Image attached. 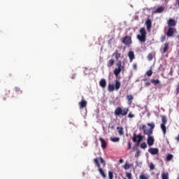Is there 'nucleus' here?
I'll return each mask as SVG.
<instances>
[{
    "mask_svg": "<svg viewBox=\"0 0 179 179\" xmlns=\"http://www.w3.org/2000/svg\"><path fill=\"white\" fill-rule=\"evenodd\" d=\"M148 127H150V129L148 128L146 124H143L142 125V129L143 131L144 135H147V136H149L150 135L153 134V129H155V123L151 122V123H147Z\"/></svg>",
    "mask_w": 179,
    "mask_h": 179,
    "instance_id": "1",
    "label": "nucleus"
},
{
    "mask_svg": "<svg viewBox=\"0 0 179 179\" xmlns=\"http://www.w3.org/2000/svg\"><path fill=\"white\" fill-rule=\"evenodd\" d=\"M128 111H129V109L127 108L122 109L121 107H117L115 108L114 114L116 117H120V115L124 117L128 114Z\"/></svg>",
    "mask_w": 179,
    "mask_h": 179,
    "instance_id": "2",
    "label": "nucleus"
},
{
    "mask_svg": "<svg viewBox=\"0 0 179 179\" xmlns=\"http://www.w3.org/2000/svg\"><path fill=\"white\" fill-rule=\"evenodd\" d=\"M140 35H137V38L141 43H145L146 41V29L141 28L140 29Z\"/></svg>",
    "mask_w": 179,
    "mask_h": 179,
    "instance_id": "3",
    "label": "nucleus"
},
{
    "mask_svg": "<svg viewBox=\"0 0 179 179\" xmlns=\"http://www.w3.org/2000/svg\"><path fill=\"white\" fill-rule=\"evenodd\" d=\"M116 66L117 68L115 69L113 73L115 76H118V75L121 73V71L124 69V66H122V62H121V60L118 61Z\"/></svg>",
    "mask_w": 179,
    "mask_h": 179,
    "instance_id": "4",
    "label": "nucleus"
},
{
    "mask_svg": "<svg viewBox=\"0 0 179 179\" xmlns=\"http://www.w3.org/2000/svg\"><path fill=\"white\" fill-rule=\"evenodd\" d=\"M94 163L96 164V167H98L99 173L103 178H106L107 176H106V173H104V171H103V169L100 166V163L99 162V158H95L94 159Z\"/></svg>",
    "mask_w": 179,
    "mask_h": 179,
    "instance_id": "5",
    "label": "nucleus"
},
{
    "mask_svg": "<svg viewBox=\"0 0 179 179\" xmlns=\"http://www.w3.org/2000/svg\"><path fill=\"white\" fill-rule=\"evenodd\" d=\"M145 138L144 136H142L141 134H136V133H134L133 134V137H132V141L133 142H136L137 145H139V143H141V142H142L143 141V138Z\"/></svg>",
    "mask_w": 179,
    "mask_h": 179,
    "instance_id": "6",
    "label": "nucleus"
},
{
    "mask_svg": "<svg viewBox=\"0 0 179 179\" xmlns=\"http://www.w3.org/2000/svg\"><path fill=\"white\" fill-rule=\"evenodd\" d=\"M122 42L124 45H130V44H132V39L131 38V36H126L122 38Z\"/></svg>",
    "mask_w": 179,
    "mask_h": 179,
    "instance_id": "7",
    "label": "nucleus"
},
{
    "mask_svg": "<svg viewBox=\"0 0 179 179\" xmlns=\"http://www.w3.org/2000/svg\"><path fill=\"white\" fill-rule=\"evenodd\" d=\"M147 143L148 146H153V144L155 143V138L152 135L148 136Z\"/></svg>",
    "mask_w": 179,
    "mask_h": 179,
    "instance_id": "8",
    "label": "nucleus"
},
{
    "mask_svg": "<svg viewBox=\"0 0 179 179\" xmlns=\"http://www.w3.org/2000/svg\"><path fill=\"white\" fill-rule=\"evenodd\" d=\"M175 30H176V29H174L173 27H169L168 29L167 32H166L167 37H173V36H174V31Z\"/></svg>",
    "mask_w": 179,
    "mask_h": 179,
    "instance_id": "9",
    "label": "nucleus"
},
{
    "mask_svg": "<svg viewBox=\"0 0 179 179\" xmlns=\"http://www.w3.org/2000/svg\"><path fill=\"white\" fill-rule=\"evenodd\" d=\"M167 24L169 27H174L176 26L177 22H176V20L173 19H169L167 21Z\"/></svg>",
    "mask_w": 179,
    "mask_h": 179,
    "instance_id": "10",
    "label": "nucleus"
},
{
    "mask_svg": "<svg viewBox=\"0 0 179 179\" xmlns=\"http://www.w3.org/2000/svg\"><path fill=\"white\" fill-rule=\"evenodd\" d=\"M170 47V43L169 42H166L164 45L163 50L162 52V54H166L167 51H169V48Z\"/></svg>",
    "mask_w": 179,
    "mask_h": 179,
    "instance_id": "11",
    "label": "nucleus"
},
{
    "mask_svg": "<svg viewBox=\"0 0 179 179\" xmlns=\"http://www.w3.org/2000/svg\"><path fill=\"white\" fill-rule=\"evenodd\" d=\"M99 141L101 142V146L102 149H106V148H107V141H106V140L101 137L99 138Z\"/></svg>",
    "mask_w": 179,
    "mask_h": 179,
    "instance_id": "12",
    "label": "nucleus"
},
{
    "mask_svg": "<svg viewBox=\"0 0 179 179\" xmlns=\"http://www.w3.org/2000/svg\"><path fill=\"white\" fill-rule=\"evenodd\" d=\"M165 10H166L165 6H160L158 8H157L156 10L153 12V13H163Z\"/></svg>",
    "mask_w": 179,
    "mask_h": 179,
    "instance_id": "13",
    "label": "nucleus"
},
{
    "mask_svg": "<svg viewBox=\"0 0 179 179\" xmlns=\"http://www.w3.org/2000/svg\"><path fill=\"white\" fill-rule=\"evenodd\" d=\"M148 152L150 155H157L159 153V149L151 148L148 150Z\"/></svg>",
    "mask_w": 179,
    "mask_h": 179,
    "instance_id": "14",
    "label": "nucleus"
},
{
    "mask_svg": "<svg viewBox=\"0 0 179 179\" xmlns=\"http://www.w3.org/2000/svg\"><path fill=\"white\" fill-rule=\"evenodd\" d=\"M128 57L129 58V62H132L135 59V54L132 51H129L128 53Z\"/></svg>",
    "mask_w": 179,
    "mask_h": 179,
    "instance_id": "15",
    "label": "nucleus"
},
{
    "mask_svg": "<svg viewBox=\"0 0 179 179\" xmlns=\"http://www.w3.org/2000/svg\"><path fill=\"white\" fill-rule=\"evenodd\" d=\"M80 108H85L86 106H87V101L86 100L83 99L80 102H79Z\"/></svg>",
    "mask_w": 179,
    "mask_h": 179,
    "instance_id": "16",
    "label": "nucleus"
},
{
    "mask_svg": "<svg viewBox=\"0 0 179 179\" xmlns=\"http://www.w3.org/2000/svg\"><path fill=\"white\" fill-rule=\"evenodd\" d=\"M145 25L148 30L152 29V20L148 19L145 22Z\"/></svg>",
    "mask_w": 179,
    "mask_h": 179,
    "instance_id": "17",
    "label": "nucleus"
},
{
    "mask_svg": "<svg viewBox=\"0 0 179 179\" xmlns=\"http://www.w3.org/2000/svg\"><path fill=\"white\" fill-rule=\"evenodd\" d=\"M126 99L128 101V104L131 106L132 104V101L134 100V96L132 95H127Z\"/></svg>",
    "mask_w": 179,
    "mask_h": 179,
    "instance_id": "18",
    "label": "nucleus"
},
{
    "mask_svg": "<svg viewBox=\"0 0 179 179\" xmlns=\"http://www.w3.org/2000/svg\"><path fill=\"white\" fill-rule=\"evenodd\" d=\"M99 85L101 86V87H103V89H104V87H106V86H107V82H106V80L104 78H102L100 80Z\"/></svg>",
    "mask_w": 179,
    "mask_h": 179,
    "instance_id": "19",
    "label": "nucleus"
},
{
    "mask_svg": "<svg viewBox=\"0 0 179 179\" xmlns=\"http://www.w3.org/2000/svg\"><path fill=\"white\" fill-rule=\"evenodd\" d=\"M115 63V60H114V59H109L107 64L108 68H111V66H113V65H114Z\"/></svg>",
    "mask_w": 179,
    "mask_h": 179,
    "instance_id": "20",
    "label": "nucleus"
},
{
    "mask_svg": "<svg viewBox=\"0 0 179 179\" xmlns=\"http://www.w3.org/2000/svg\"><path fill=\"white\" fill-rule=\"evenodd\" d=\"M115 90H120V87H121V83H120V81H118L117 80H116L115 81Z\"/></svg>",
    "mask_w": 179,
    "mask_h": 179,
    "instance_id": "21",
    "label": "nucleus"
},
{
    "mask_svg": "<svg viewBox=\"0 0 179 179\" xmlns=\"http://www.w3.org/2000/svg\"><path fill=\"white\" fill-rule=\"evenodd\" d=\"M116 129L117 130V132L119 134V135H124V127H117L116 128Z\"/></svg>",
    "mask_w": 179,
    "mask_h": 179,
    "instance_id": "22",
    "label": "nucleus"
},
{
    "mask_svg": "<svg viewBox=\"0 0 179 179\" xmlns=\"http://www.w3.org/2000/svg\"><path fill=\"white\" fill-rule=\"evenodd\" d=\"M160 127L164 135H166V133L167 132V128L166 127V124H161Z\"/></svg>",
    "mask_w": 179,
    "mask_h": 179,
    "instance_id": "23",
    "label": "nucleus"
},
{
    "mask_svg": "<svg viewBox=\"0 0 179 179\" xmlns=\"http://www.w3.org/2000/svg\"><path fill=\"white\" fill-rule=\"evenodd\" d=\"M108 92H114L115 90V87L113 84H109L108 87Z\"/></svg>",
    "mask_w": 179,
    "mask_h": 179,
    "instance_id": "24",
    "label": "nucleus"
},
{
    "mask_svg": "<svg viewBox=\"0 0 179 179\" xmlns=\"http://www.w3.org/2000/svg\"><path fill=\"white\" fill-rule=\"evenodd\" d=\"M151 83H152V85H155V86H157V85H160V80L159 79H152Z\"/></svg>",
    "mask_w": 179,
    "mask_h": 179,
    "instance_id": "25",
    "label": "nucleus"
},
{
    "mask_svg": "<svg viewBox=\"0 0 179 179\" xmlns=\"http://www.w3.org/2000/svg\"><path fill=\"white\" fill-rule=\"evenodd\" d=\"M113 55L115 56V59H118L119 58H121V53H119L118 50H116Z\"/></svg>",
    "mask_w": 179,
    "mask_h": 179,
    "instance_id": "26",
    "label": "nucleus"
},
{
    "mask_svg": "<svg viewBox=\"0 0 179 179\" xmlns=\"http://www.w3.org/2000/svg\"><path fill=\"white\" fill-rule=\"evenodd\" d=\"M162 118V124H167V117L164 115L161 116Z\"/></svg>",
    "mask_w": 179,
    "mask_h": 179,
    "instance_id": "27",
    "label": "nucleus"
},
{
    "mask_svg": "<svg viewBox=\"0 0 179 179\" xmlns=\"http://www.w3.org/2000/svg\"><path fill=\"white\" fill-rule=\"evenodd\" d=\"M173 157H174V155H171V154H169L167 156H166V162H170Z\"/></svg>",
    "mask_w": 179,
    "mask_h": 179,
    "instance_id": "28",
    "label": "nucleus"
},
{
    "mask_svg": "<svg viewBox=\"0 0 179 179\" xmlns=\"http://www.w3.org/2000/svg\"><path fill=\"white\" fill-rule=\"evenodd\" d=\"M110 141L112 142H120V138L119 137H111Z\"/></svg>",
    "mask_w": 179,
    "mask_h": 179,
    "instance_id": "29",
    "label": "nucleus"
},
{
    "mask_svg": "<svg viewBox=\"0 0 179 179\" xmlns=\"http://www.w3.org/2000/svg\"><path fill=\"white\" fill-rule=\"evenodd\" d=\"M162 179H169V173H164L162 174Z\"/></svg>",
    "mask_w": 179,
    "mask_h": 179,
    "instance_id": "30",
    "label": "nucleus"
},
{
    "mask_svg": "<svg viewBox=\"0 0 179 179\" xmlns=\"http://www.w3.org/2000/svg\"><path fill=\"white\" fill-rule=\"evenodd\" d=\"M123 169H124V170H129V169H131V165L129 164H126L124 165Z\"/></svg>",
    "mask_w": 179,
    "mask_h": 179,
    "instance_id": "31",
    "label": "nucleus"
},
{
    "mask_svg": "<svg viewBox=\"0 0 179 179\" xmlns=\"http://www.w3.org/2000/svg\"><path fill=\"white\" fill-rule=\"evenodd\" d=\"M15 92H16V93H18V94H22V90H20V88L16 87L14 89Z\"/></svg>",
    "mask_w": 179,
    "mask_h": 179,
    "instance_id": "32",
    "label": "nucleus"
},
{
    "mask_svg": "<svg viewBox=\"0 0 179 179\" xmlns=\"http://www.w3.org/2000/svg\"><path fill=\"white\" fill-rule=\"evenodd\" d=\"M147 58L149 61H152L153 59V54L149 53Z\"/></svg>",
    "mask_w": 179,
    "mask_h": 179,
    "instance_id": "33",
    "label": "nucleus"
},
{
    "mask_svg": "<svg viewBox=\"0 0 179 179\" xmlns=\"http://www.w3.org/2000/svg\"><path fill=\"white\" fill-rule=\"evenodd\" d=\"M141 149H146V148H148V145L146 143L143 142L141 144Z\"/></svg>",
    "mask_w": 179,
    "mask_h": 179,
    "instance_id": "34",
    "label": "nucleus"
},
{
    "mask_svg": "<svg viewBox=\"0 0 179 179\" xmlns=\"http://www.w3.org/2000/svg\"><path fill=\"white\" fill-rule=\"evenodd\" d=\"M108 177H109V179L114 178V175L112 171H108Z\"/></svg>",
    "mask_w": 179,
    "mask_h": 179,
    "instance_id": "35",
    "label": "nucleus"
},
{
    "mask_svg": "<svg viewBox=\"0 0 179 179\" xmlns=\"http://www.w3.org/2000/svg\"><path fill=\"white\" fill-rule=\"evenodd\" d=\"M126 176L128 179H132V173L126 172Z\"/></svg>",
    "mask_w": 179,
    "mask_h": 179,
    "instance_id": "36",
    "label": "nucleus"
},
{
    "mask_svg": "<svg viewBox=\"0 0 179 179\" xmlns=\"http://www.w3.org/2000/svg\"><path fill=\"white\" fill-rule=\"evenodd\" d=\"M140 179H149V177L146 176L145 174H141L139 176Z\"/></svg>",
    "mask_w": 179,
    "mask_h": 179,
    "instance_id": "37",
    "label": "nucleus"
},
{
    "mask_svg": "<svg viewBox=\"0 0 179 179\" xmlns=\"http://www.w3.org/2000/svg\"><path fill=\"white\" fill-rule=\"evenodd\" d=\"M146 75H147V76H152V75H153V71H152V70H148L146 72Z\"/></svg>",
    "mask_w": 179,
    "mask_h": 179,
    "instance_id": "38",
    "label": "nucleus"
},
{
    "mask_svg": "<svg viewBox=\"0 0 179 179\" xmlns=\"http://www.w3.org/2000/svg\"><path fill=\"white\" fill-rule=\"evenodd\" d=\"M99 160H100V162H101V164H103V166H106V161H104L103 157H100Z\"/></svg>",
    "mask_w": 179,
    "mask_h": 179,
    "instance_id": "39",
    "label": "nucleus"
},
{
    "mask_svg": "<svg viewBox=\"0 0 179 179\" xmlns=\"http://www.w3.org/2000/svg\"><path fill=\"white\" fill-rule=\"evenodd\" d=\"M150 170H155V164L151 162L150 164Z\"/></svg>",
    "mask_w": 179,
    "mask_h": 179,
    "instance_id": "40",
    "label": "nucleus"
},
{
    "mask_svg": "<svg viewBox=\"0 0 179 179\" xmlns=\"http://www.w3.org/2000/svg\"><path fill=\"white\" fill-rule=\"evenodd\" d=\"M161 41L162 43H164V41H166V35H164L161 37Z\"/></svg>",
    "mask_w": 179,
    "mask_h": 179,
    "instance_id": "41",
    "label": "nucleus"
},
{
    "mask_svg": "<svg viewBox=\"0 0 179 179\" xmlns=\"http://www.w3.org/2000/svg\"><path fill=\"white\" fill-rule=\"evenodd\" d=\"M134 117H135V115L134 114H132L131 112H130L128 115V117L129 118H134Z\"/></svg>",
    "mask_w": 179,
    "mask_h": 179,
    "instance_id": "42",
    "label": "nucleus"
},
{
    "mask_svg": "<svg viewBox=\"0 0 179 179\" xmlns=\"http://www.w3.org/2000/svg\"><path fill=\"white\" fill-rule=\"evenodd\" d=\"M133 69H135V70L138 69V65H136V64H133Z\"/></svg>",
    "mask_w": 179,
    "mask_h": 179,
    "instance_id": "43",
    "label": "nucleus"
},
{
    "mask_svg": "<svg viewBox=\"0 0 179 179\" xmlns=\"http://www.w3.org/2000/svg\"><path fill=\"white\" fill-rule=\"evenodd\" d=\"M145 87H148L150 86V82H146L145 83Z\"/></svg>",
    "mask_w": 179,
    "mask_h": 179,
    "instance_id": "44",
    "label": "nucleus"
},
{
    "mask_svg": "<svg viewBox=\"0 0 179 179\" xmlns=\"http://www.w3.org/2000/svg\"><path fill=\"white\" fill-rule=\"evenodd\" d=\"M128 150H131V142H129V143H128Z\"/></svg>",
    "mask_w": 179,
    "mask_h": 179,
    "instance_id": "45",
    "label": "nucleus"
},
{
    "mask_svg": "<svg viewBox=\"0 0 179 179\" xmlns=\"http://www.w3.org/2000/svg\"><path fill=\"white\" fill-rule=\"evenodd\" d=\"M176 92L179 93V83H178V86L176 87Z\"/></svg>",
    "mask_w": 179,
    "mask_h": 179,
    "instance_id": "46",
    "label": "nucleus"
},
{
    "mask_svg": "<svg viewBox=\"0 0 179 179\" xmlns=\"http://www.w3.org/2000/svg\"><path fill=\"white\" fill-rule=\"evenodd\" d=\"M119 162L121 163V164L124 163V159H120L119 160Z\"/></svg>",
    "mask_w": 179,
    "mask_h": 179,
    "instance_id": "47",
    "label": "nucleus"
},
{
    "mask_svg": "<svg viewBox=\"0 0 179 179\" xmlns=\"http://www.w3.org/2000/svg\"><path fill=\"white\" fill-rule=\"evenodd\" d=\"M176 140L178 141V142H179V134H178V136L176 138Z\"/></svg>",
    "mask_w": 179,
    "mask_h": 179,
    "instance_id": "48",
    "label": "nucleus"
},
{
    "mask_svg": "<svg viewBox=\"0 0 179 179\" xmlns=\"http://www.w3.org/2000/svg\"><path fill=\"white\" fill-rule=\"evenodd\" d=\"M170 73H171V75H173V68L171 69Z\"/></svg>",
    "mask_w": 179,
    "mask_h": 179,
    "instance_id": "49",
    "label": "nucleus"
},
{
    "mask_svg": "<svg viewBox=\"0 0 179 179\" xmlns=\"http://www.w3.org/2000/svg\"><path fill=\"white\" fill-rule=\"evenodd\" d=\"M139 153H141V152H140V151H138V152H137V155H136V156H138V155H139Z\"/></svg>",
    "mask_w": 179,
    "mask_h": 179,
    "instance_id": "50",
    "label": "nucleus"
},
{
    "mask_svg": "<svg viewBox=\"0 0 179 179\" xmlns=\"http://www.w3.org/2000/svg\"><path fill=\"white\" fill-rule=\"evenodd\" d=\"M112 129H114L115 127L114 126L110 127Z\"/></svg>",
    "mask_w": 179,
    "mask_h": 179,
    "instance_id": "51",
    "label": "nucleus"
},
{
    "mask_svg": "<svg viewBox=\"0 0 179 179\" xmlns=\"http://www.w3.org/2000/svg\"><path fill=\"white\" fill-rule=\"evenodd\" d=\"M71 79H75V75L72 76Z\"/></svg>",
    "mask_w": 179,
    "mask_h": 179,
    "instance_id": "52",
    "label": "nucleus"
},
{
    "mask_svg": "<svg viewBox=\"0 0 179 179\" xmlns=\"http://www.w3.org/2000/svg\"><path fill=\"white\" fill-rule=\"evenodd\" d=\"M165 1V2H169V1H170V0H164Z\"/></svg>",
    "mask_w": 179,
    "mask_h": 179,
    "instance_id": "53",
    "label": "nucleus"
},
{
    "mask_svg": "<svg viewBox=\"0 0 179 179\" xmlns=\"http://www.w3.org/2000/svg\"><path fill=\"white\" fill-rule=\"evenodd\" d=\"M144 82H146V80H148V79H143Z\"/></svg>",
    "mask_w": 179,
    "mask_h": 179,
    "instance_id": "54",
    "label": "nucleus"
},
{
    "mask_svg": "<svg viewBox=\"0 0 179 179\" xmlns=\"http://www.w3.org/2000/svg\"><path fill=\"white\" fill-rule=\"evenodd\" d=\"M123 179H127V178H123Z\"/></svg>",
    "mask_w": 179,
    "mask_h": 179,
    "instance_id": "55",
    "label": "nucleus"
},
{
    "mask_svg": "<svg viewBox=\"0 0 179 179\" xmlns=\"http://www.w3.org/2000/svg\"><path fill=\"white\" fill-rule=\"evenodd\" d=\"M178 179H179V178H178Z\"/></svg>",
    "mask_w": 179,
    "mask_h": 179,
    "instance_id": "56",
    "label": "nucleus"
}]
</instances>
